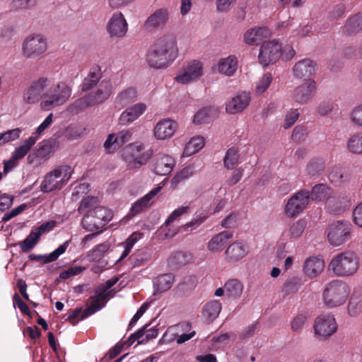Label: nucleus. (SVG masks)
<instances>
[{
  "mask_svg": "<svg viewBox=\"0 0 362 362\" xmlns=\"http://www.w3.org/2000/svg\"><path fill=\"white\" fill-rule=\"evenodd\" d=\"M309 202V192L306 189L299 190L287 200L284 213L288 218H296L303 212Z\"/></svg>",
  "mask_w": 362,
  "mask_h": 362,
  "instance_id": "13",
  "label": "nucleus"
},
{
  "mask_svg": "<svg viewBox=\"0 0 362 362\" xmlns=\"http://www.w3.org/2000/svg\"><path fill=\"white\" fill-rule=\"evenodd\" d=\"M122 349V345L117 344L112 348L110 349L107 354H106L101 359V362H110L112 359L119 355Z\"/></svg>",
  "mask_w": 362,
  "mask_h": 362,
  "instance_id": "59",
  "label": "nucleus"
},
{
  "mask_svg": "<svg viewBox=\"0 0 362 362\" xmlns=\"http://www.w3.org/2000/svg\"><path fill=\"white\" fill-rule=\"evenodd\" d=\"M204 75L203 63L199 60L189 61L177 73L175 81L180 84H189L200 79Z\"/></svg>",
  "mask_w": 362,
  "mask_h": 362,
  "instance_id": "12",
  "label": "nucleus"
},
{
  "mask_svg": "<svg viewBox=\"0 0 362 362\" xmlns=\"http://www.w3.org/2000/svg\"><path fill=\"white\" fill-rule=\"evenodd\" d=\"M145 329H146V327H144V328L139 329L136 333L132 334L128 339V341H129L128 345L132 344L135 341H137L138 344H144V343L147 342L148 340H146V339H145V336H146V332L144 331Z\"/></svg>",
  "mask_w": 362,
  "mask_h": 362,
  "instance_id": "60",
  "label": "nucleus"
},
{
  "mask_svg": "<svg viewBox=\"0 0 362 362\" xmlns=\"http://www.w3.org/2000/svg\"><path fill=\"white\" fill-rule=\"evenodd\" d=\"M73 174L71 166L60 165L48 173L40 185V190L42 192H49L62 189L70 180Z\"/></svg>",
  "mask_w": 362,
  "mask_h": 362,
  "instance_id": "6",
  "label": "nucleus"
},
{
  "mask_svg": "<svg viewBox=\"0 0 362 362\" xmlns=\"http://www.w3.org/2000/svg\"><path fill=\"white\" fill-rule=\"evenodd\" d=\"M177 129L175 121L169 118L162 119L158 121L153 129V134L158 140H165L171 138Z\"/></svg>",
  "mask_w": 362,
  "mask_h": 362,
  "instance_id": "26",
  "label": "nucleus"
},
{
  "mask_svg": "<svg viewBox=\"0 0 362 362\" xmlns=\"http://www.w3.org/2000/svg\"><path fill=\"white\" fill-rule=\"evenodd\" d=\"M225 294L227 298L237 299L241 296L244 290L243 284L237 279H231L224 284Z\"/></svg>",
  "mask_w": 362,
  "mask_h": 362,
  "instance_id": "34",
  "label": "nucleus"
},
{
  "mask_svg": "<svg viewBox=\"0 0 362 362\" xmlns=\"http://www.w3.org/2000/svg\"><path fill=\"white\" fill-rule=\"evenodd\" d=\"M174 282V276L171 274H165L158 276L153 281L154 293H160L169 290Z\"/></svg>",
  "mask_w": 362,
  "mask_h": 362,
  "instance_id": "38",
  "label": "nucleus"
},
{
  "mask_svg": "<svg viewBox=\"0 0 362 362\" xmlns=\"http://www.w3.org/2000/svg\"><path fill=\"white\" fill-rule=\"evenodd\" d=\"M122 146L116 134H110L103 144L104 148L107 153L115 152Z\"/></svg>",
  "mask_w": 362,
  "mask_h": 362,
  "instance_id": "48",
  "label": "nucleus"
},
{
  "mask_svg": "<svg viewBox=\"0 0 362 362\" xmlns=\"http://www.w3.org/2000/svg\"><path fill=\"white\" fill-rule=\"evenodd\" d=\"M359 267V258L353 251L347 250L334 255L329 264V269L337 276H351Z\"/></svg>",
  "mask_w": 362,
  "mask_h": 362,
  "instance_id": "5",
  "label": "nucleus"
},
{
  "mask_svg": "<svg viewBox=\"0 0 362 362\" xmlns=\"http://www.w3.org/2000/svg\"><path fill=\"white\" fill-rule=\"evenodd\" d=\"M113 86L109 80L103 81L97 90L77 100L74 105L79 109L100 104L108 99L112 93Z\"/></svg>",
  "mask_w": 362,
  "mask_h": 362,
  "instance_id": "8",
  "label": "nucleus"
},
{
  "mask_svg": "<svg viewBox=\"0 0 362 362\" xmlns=\"http://www.w3.org/2000/svg\"><path fill=\"white\" fill-rule=\"evenodd\" d=\"M86 267L82 266H71L67 269L62 271L59 274V278L66 279L70 277L76 276L85 271Z\"/></svg>",
  "mask_w": 362,
  "mask_h": 362,
  "instance_id": "56",
  "label": "nucleus"
},
{
  "mask_svg": "<svg viewBox=\"0 0 362 362\" xmlns=\"http://www.w3.org/2000/svg\"><path fill=\"white\" fill-rule=\"evenodd\" d=\"M49 83V79L46 76H41L33 81L23 90V102L27 105H34L42 100L43 94Z\"/></svg>",
  "mask_w": 362,
  "mask_h": 362,
  "instance_id": "14",
  "label": "nucleus"
},
{
  "mask_svg": "<svg viewBox=\"0 0 362 362\" xmlns=\"http://www.w3.org/2000/svg\"><path fill=\"white\" fill-rule=\"evenodd\" d=\"M296 54L290 45H282L276 40L265 41L259 48L258 61L263 66L274 64L281 58L284 61L291 59Z\"/></svg>",
  "mask_w": 362,
  "mask_h": 362,
  "instance_id": "2",
  "label": "nucleus"
},
{
  "mask_svg": "<svg viewBox=\"0 0 362 362\" xmlns=\"http://www.w3.org/2000/svg\"><path fill=\"white\" fill-rule=\"evenodd\" d=\"M175 159L166 153H158L151 160V169L158 175H167L171 173L175 166Z\"/></svg>",
  "mask_w": 362,
  "mask_h": 362,
  "instance_id": "20",
  "label": "nucleus"
},
{
  "mask_svg": "<svg viewBox=\"0 0 362 362\" xmlns=\"http://www.w3.org/2000/svg\"><path fill=\"white\" fill-rule=\"evenodd\" d=\"M313 327L315 335L326 339L337 332V324L334 315L322 313L315 318Z\"/></svg>",
  "mask_w": 362,
  "mask_h": 362,
  "instance_id": "16",
  "label": "nucleus"
},
{
  "mask_svg": "<svg viewBox=\"0 0 362 362\" xmlns=\"http://www.w3.org/2000/svg\"><path fill=\"white\" fill-rule=\"evenodd\" d=\"M353 218L354 223L358 227L362 228V202L354 208Z\"/></svg>",
  "mask_w": 362,
  "mask_h": 362,
  "instance_id": "64",
  "label": "nucleus"
},
{
  "mask_svg": "<svg viewBox=\"0 0 362 362\" xmlns=\"http://www.w3.org/2000/svg\"><path fill=\"white\" fill-rule=\"evenodd\" d=\"M237 68L238 60L233 55L220 59L216 65L218 72L227 76H233L236 71Z\"/></svg>",
  "mask_w": 362,
  "mask_h": 362,
  "instance_id": "31",
  "label": "nucleus"
},
{
  "mask_svg": "<svg viewBox=\"0 0 362 362\" xmlns=\"http://www.w3.org/2000/svg\"><path fill=\"white\" fill-rule=\"evenodd\" d=\"M236 0H216V6L218 12H228Z\"/></svg>",
  "mask_w": 362,
  "mask_h": 362,
  "instance_id": "63",
  "label": "nucleus"
},
{
  "mask_svg": "<svg viewBox=\"0 0 362 362\" xmlns=\"http://www.w3.org/2000/svg\"><path fill=\"white\" fill-rule=\"evenodd\" d=\"M250 253L248 245L242 240H236L230 244L226 248L224 255L225 259L229 263L238 262Z\"/></svg>",
  "mask_w": 362,
  "mask_h": 362,
  "instance_id": "21",
  "label": "nucleus"
},
{
  "mask_svg": "<svg viewBox=\"0 0 362 362\" xmlns=\"http://www.w3.org/2000/svg\"><path fill=\"white\" fill-rule=\"evenodd\" d=\"M170 11L167 7L155 10L144 21V26L147 30H155L163 27L169 21Z\"/></svg>",
  "mask_w": 362,
  "mask_h": 362,
  "instance_id": "23",
  "label": "nucleus"
},
{
  "mask_svg": "<svg viewBox=\"0 0 362 362\" xmlns=\"http://www.w3.org/2000/svg\"><path fill=\"white\" fill-rule=\"evenodd\" d=\"M70 240L65 241L63 244L60 245L56 250L48 255H35L31 254L29 258L31 260H43V262L47 264L52 262L58 259V257L64 254L69 245Z\"/></svg>",
  "mask_w": 362,
  "mask_h": 362,
  "instance_id": "33",
  "label": "nucleus"
},
{
  "mask_svg": "<svg viewBox=\"0 0 362 362\" xmlns=\"http://www.w3.org/2000/svg\"><path fill=\"white\" fill-rule=\"evenodd\" d=\"M143 149L144 145L142 144L134 143L128 145L122 150V157L129 169L139 168L147 162L148 155H136V153Z\"/></svg>",
  "mask_w": 362,
  "mask_h": 362,
  "instance_id": "18",
  "label": "nucleus"
},
{
  "mask_svg": "<svg viewBox=\"0 0 362 362\" xmlns=\"http://www.w3.org/2000/svg\"><path fill=\"white\" fill-rule=\"evenodd\" d=\"M272 75L269 73L264 74L256 83V93L262 94L266 91V90L270 86L272 81Z\"/></svg>",
  "mask_w": 362,
  "mask_h": 362,
  "instance_id": "54",
  "label": "nucleus"
},
{
  "mask_svg": "<svg viewBox=\"0 0 362 362\" xmlns=\"http://www.w3.org/2000/svg\"><path fill=\"white\" fill-rule=\"evenodd\" d=\"M102 76V71L99 66L92 67L89 74L85 78L82 83V90H88L95 86L100 81Z\"/></svg>",
  "mask_w": 362,
  "mask_h": 362,
  "instance_id": "39",
  "label": "nucleus"
},
{
  "mask_svg": "<svg viewBox=\"0 0 362 362\" xmlns=\"http://www.w3.org/2000/svg\"><path fill=\"white\" fill-rule=\"evenodd\" d=\"M233 233L228 230H224L215 235L207 243V250L214 254L220 253L226 243L233 238Z\"/></svg>",
  "mask_w": 362,
  "mask_h": 362,
  "instance_id": "30",
  "label": "nucleus"
},
{
  "mask_svg": "<svg viewBox=\"0 0 362 362\" xmlns=\"http://www.w3.org/2000/svg\"><path fill=\"white\" fill-rule=\"evenodd\" d=\"M139 91L136 88L129 87L120 91L115 98L117 104L125 106L137 100Z\"/></svg>",
  "mask_w": 362,
  "mask_h": 362,
  "instance_id": "35",
  "label": "nucleus"
},
{
  "mask_svg": "<svg viewBox=\"0 0 362 362\" xmlns=\"http://www.w3.org/2000/svg\"><path fill=\"white\" fill-rule=\"evenodd\" d=\"M129 24L124 15L119 11H115L106 24V31L110 37L122 39L128 32Z\"/></svg>",
  "mask_w": 362,
  "mask_h": 362,
  "instance_id": "15",
  "label": "nucleus"
},
{
  "mask_svg": "<svg viewBox=\"0 0 362 362\" xmlns=\"http://www.w3.org/2000/svg\"><path fill=\"white\" fill-rule=\"evenodd\" d=\"M350 117L353 123L362 127V105L356 107L352 110Z\"/></svg>",
  "mask_w": 362,
  "mask_h": 362,
  "instance_id": "62",
  "label": "nucleus"
},
{
  "mask_svg": "<svg viewBox=\"0 0 362 362\" xmlns=\"http://www.w3.org/2000/svg\"><path fill=\"white\" fill-rule=\"evenodd\" d=\"M317 83L313 78L305 79L293 91L292 99L299 104H307L315 96Z\"/></svg>",
  "mask_w": 362,
  "mask_h": 362,
  "instance_id": "19",
  "label": "nucleus"
},
{
  "mask_svg": "<svg viewBox=\"0 0 362 362\" xmlns=\"http://www.w3.org/2000/svg\"><path fill=\"white\" fill-rule=\"evenodd\" d=\"M194 174V169L192 165H187L178 171L171 179V185L176 187L180 182L191 177Z\"/></svg>",
  "mask_w": 362,
  "mask_h": 362,
  "instance_id": "43",
  "label": "nucleus"
},
{
  "mask_svg": "<svg viewBox=\"0 0 362 362\" xmlns=\"http://www.w3.org/2000/svg\"><path fill=\"white\" fill-rule=\"evenodd\" d=\"M307 321V317L304 315H297L291 322V329L294 332H300L303 327L305 322Z\"/></svg>",
  "mask_w": 362,
  "mask_h": 362,
  "instance_id": "61",
  "label": "nucleus"
},
{
  "mask_svg": "<svg viewBox=\"0 0 362 362\" xmlns=\"http://www.w3.org/2000/svg\"><path fill=\"white\" fill-rule=\"evenodd\" d=\"M250 100L251 97L249 92H240L226 103V111L231 115L241 112L249 105Z\"/></svg>",
  "mask_w": 362,
  "mask_h": 362,
  "instance_id": "22",
  "label": "nucleus"
},
{
  "mask_svg": "<svg viewBox=\"0 0 362 362\" xmlns=\"http://www.w3.org/2000/svg\"><path fill=\"white\" fill-rule=\"evenodd\" d=\"M212 109L210 107H204L200 109L194 116L193 123L195 124H202L208 123L211 119Z\"/></svg>",
  "mask_w": 362,
  "mask_h": 362,
  "instance_id": "49",
  "label": "nucleus"
},
{
  "mask_svg": "<svg viewBox=\"0 0 362 362\" xmlns=\"http://www.w3.org/2000/svg\"><path fill=\"white\" fill-rule=\"evenodd\" d=\"M351 293V288L344 281L334 279L327 283L322 291L323 304L329 309L343 306Z\"/></svg>",
  "mask_w": 362,
  "mask_h": 362,
  "instance_id": "4",
  "label": "nucleus"
},
{
  "mask_svg": "<svg viewBox=\"0 0 362 362\" xmlns=\"http://www.w3.org/2000/svg\"><path fill=\"white\" fill-rule=\"evenodd\" d=\"M205 144V139L202 136H195L192 137L185 144L182 152L183 157L191 156L199 152Z\"/></svg>",
  "mask_w": 362,
  "mask_h": 362,
  "instance_id": "36",
  "label": "nucleus"
},
{
  "mask_svg": "<svg viewBox=\"0 0 362 362\" xmlns=\"http://www.w3.org/2000/svg\"><path fill=\"white\" fill-rule=\"evenodd\" d=\"M103 287H98L95 291V294L91 297V302L87 309L82 311L81 310H75L69 318L73 325H75L79 320H83L105 306L109 300V293L104 291Z\"/></svg>",
  "mask_w": 362,
  "mask_h": 362,
  "instance_id": "9",
  "label": "nucleus"
},
{
  "mask_svg": "<svg viewBox=\"0 0 362 362\" xmlns=\"http://www.w3.org/2000/svg\"><path fill=\"white\" fill-rule=\"evenodd\" d=\"M346 31L354 33L362 30V13H358L349 18L345 26Z\"/></svg>",
  "mask_w": 362,
  "mask_h": 362,
  "instance_id": "47",
  "label": "nucleus"
},
{
  "mask_svg": "<svg viewBox=\"0 0 362 362\" xmlns=\"http://www.w3.org/2000/svg\"><path fill=\"white\" fill-rule=\"evenodd\" d=\"M143 238V234L139 232L133 233L124 242V250L119 259V260H122L125 258L132 250L134 245L141 238Z\"/></svg>",
  "mask_w": 362,
  "mask_h": 362,
  "instance_id": "46",
  "label": "nucleus"
},
{
  "mask_svg": "<svg viewBox=\"0 0 362 362\" xmlns=\"http://www.w3.org/2000/svg\"><path fill=\"white\" fill-rule=\"evenodd\" d=\"M329 180L335 185H341L350 180L349 174L339 168H333L329 174Z\"/></svg>",
  "mask_w": 362,
  "mask_h": 362,
  "instance_id": "44",
  "label": "nucleus"
},
{
  "mask_svg": "<svg viewBox=\"0 0 362 362\" xmlns=\"http://www.w3.org/2000/svg\"><path fill=\"white\" fill-rule=\"evenodd\" d=\"M48 49L47 38L41 33H33L26 36L22 42L21 54L26 59L44 55Z\"/></svg>",
  "mask_w": 362,
  "mask_h": 362,
  "instance_id": "7",
  "label": "nucleus"
},
{
  "mask_svg": "<svg viewBox=\"0 0 362 362\" xmlns=\"http://www.w3.org/2000/svg\"><path fill=\"white\" fill-rule=\"evenodd\" d=\"M299 117V112L297 109L290 110L285 117L283 127L284 129H288L291 127L298 119Z\"/></svg>",
  "mask_w": 362,
  "mask_h": 362,
  "instance_id": "58",
  "label": "nucleus"
},
{
  "mask_svg": "<svg viewBox=\"0 0 362 362\" xmlns=\"http://www.w3.org/2000/svg\"><path fill=\"white\" fill-rule=\"evenodd\" d=\"M271 35V31L264 27H255L247 30L243 35V41L248 45H257Z\"/></svg>",
  "mask_w": 362,
  "mask_h": 362,
  "instance_id": "27",
  "label": "nucleus"
},
{
  "mask_svg": "<svg viewBox=\"0 0 362 362\" xmlns=\"http://www.w3.org/2000/svg\"><path fill=\"white\" fill-rule=\"evenodd\" d=\"M110 245L108 241L96 245L92 250L89 251L88 254L89 260L91 262L99 261L109 250Z\"/></svg>",
  "mask_w": 362,
  "mask_h": 362,
  "instance_id": "41",
  "label": "nucleus"
},
{
  "mask_svg": "<svg viewBox=\"0 0 362 362\" xmlns=\"http://www.w3.org/2000/svg\"><path fill=\"white\" fill-rule=\"evenodd\" d=\"M147 110V105L144 103H137L127 107L122 112L119 117L121 125L127 126L138 119Z\"/></svg>",
  "mask_w": 362,
  "mask_h": 362,
  "instance_id": "24",
  "label": "nucleus"
},
{
  "mask_svg": "<svg viewBox=\"0 0 362 362\" xmlns=\"http://www.w3.org/2000/svg\"><path fill=\"white\" fill-rule=\"evenodd\" d=\"M112 218L111 210L98 206L88 210L82 220L84 229L89 231L98 230L105 226Z\"/></svg>",
  "mask_w": 362,
  "mask_h": 362,
  "instance_id": "10",
  "label": "nucleus"
},
{
  "mask_svg": "<svg viewBox=\"0 0 362 362\" xmlns=\"http://www.w3.org/2000/svg\"><path fill=\"white\" fill-rule=\"evenodd\" d=\"M86 129L81 127H69L66 129V138L68 140H74L84 135Z\"/></svg>",
  "mask_w": 362,
  "mask_h": 362,
  "instance_id": "57",
  "label": "nucleus"
},
{
  "mask_svg": "<svg viewBox=\"0 0 362 362\" xmlns=\"http://www.w3.org/2000/svg\"><path fill=\"white\" fill-rule=\"evenodd\" d=\"M46 226L41 225L38 228L32 230L28 237L20 243V247L23 252H28L35 247L42 235V230Z\"/></svg>",
  "mask_w": 362,
  "mask_h": 362,
  "instance_id": "37",
  "label": "nucleus"
},
{
  "mask_svg": "<svg viewBox=\"0 0 362 362\" xmlns=\"http://www.w3.org/2000/svg\"><path fill=\"white\" fill-rule=\"evenodd\" d=\"M310 195L313 199L325 200L326 206L333 211L339 212L343 210L341 205L344 199L338 195L332 194L330 188L326 185H315L312 189Z\"/></svg>",
  "mask_w": 362,
  "mask_h": 362,
  "instance_id": "11",
  "label": "nucleus"
},
{
  "mask_svg": "<svg viewBox=\"0 0 362 362\" xmlns=\"http://www.w3.org/2000/svg\"><path fill=\"white\" fill-rule=\"evenodd\" d=\"M316 64L310 59L297 62L293 67V74L296 78H311L315 73Z\"/></svg>",
  "mask_w": 362,
  "mask_h": 362,
  "instance_id": "29",
  "label": "nucleus"
},
{
  "mask_svg": "<svg viewBox=\"0 0 362 362\" xmlns=\"http://www.w3.org/2000/svg\"><path fill=\"white\" fill-rule=\"evenodd\" d=\"M325 268V261L320 256H310L303 264V272L309 279L319 276Z\"/></svg>",
  "mask_w": 362,
  "mask_h": 362,
  "instance_id": "25",
  "label": "nucleus"
},
{
  "mask_svg": "<svg viewBox=\"0 0 362 362\" xmlns=\"http://www.w3.org/2000/svg\"><path fill=\"white\" fill-rule=\"evenodd\" d=\"M161 189V186L155 187L141 199L136 201L132 205L129 215L131 216H135L145 209L151 206L155 200L156 196Z\"/></svg>",
  "mask_w": 362,
  "mask_h": 362,
  "instance_id": "28",
  "label": "nucleus"
},
{
  "mask_svg": "<svg viewBox=\"0 0 362 362\" xmlns=\"http://www.w3.org/2000/svg\"><path fill=\"white\" fill-rule=\"evenodd\" d=\"M221 309L222 305L219 301L211 300L203 307L202 316L206 322L211 323L218 317Z\"/></svg>",
  "mask_w": 362,
  "mask_h": 362,
  "instance_id": "32",
  "label": "nucleus"
},
{
  "mask_svg": "<svg viewBox=\"0 0 362 362\" xmlns=\"http://www.w3.org/2000/svg\"><path fill=\"white\" fill-rule=\"evenodd\" d=\"M37 141L31 136L25 140L19 146L16 147L12 155L20 160L24 158L27 153L30 151L31 148L34 146Z\"/></svg>",
  "mask_w": 362,
  "mask_h": 362,
  "instance_id": "40",
  "label": "nucleus"
},
{
  "mask_svg": "<svg viewBox=\"0 0 362 362\" xmlns=\"http://www.w3.org/2000/svg\"><path fill=\"white\" fill-rule=\"evenodd\" d=\"M53 123V113H49L43 122L37 127L35 131L32 134L31 136L34 137L35 141L43 134L44 132L48 129Z\"/></svg>",
  "mask_w": 362,
  "mask_h": 362,
  "instance_id": "52",
  "label": "nucleus"
},
{
  "mask_svg": "<svg viewBox=\"0 0 362 362\" xmlns=\"http://www.w3.org/2000/svg\"><path fill=\"white\" fill-rule=\"evenodd\" d=\"M347 149L354 154L362 155V132L351 136L347 142Z\"/></svg>",
  "mask_w": 362,
  "mask_h": 362,
  "instance_id": "42",
  "label": "nucleus"
},
{
  "mask_svg": "<svg viewBox=\"0 0 362 362\" xmlns=\"http://www.w3.org/2000/svg\"><path fill=\"white\" fill-rule=\"evenodd\" d=\"M351 225L348 221H337L329 226L327 239L333 246H339L350 238Z\"/></svg>",
  "mask_w": 362,
  "mask_h": 362,
  "instance_id": "17",
  "label": "nucleus"
},
{
  "mask_svg": "<svg viewBox=\"0 0 362 362\" xmlns=\"http://www.w3.org/2000/svg\"><path fill=\"white\" fill-rule=\"evenodd\" d=\"M178 47L173 33H166L158 37L146 54L147 65L154 69H165L177 58Z\"/></svg>",
  "mask_w": 362,
  "mask_h": 362,
  "instance_id": "1",
  "label": "nucleus"
},
{
  "mask_svg": "<svg viewBox=\"0 0 362 362\" xmlns=\"http://www.w3.org/2000/svg\"><path fill=\"white\" fill-rule=\"evenodd\" d=\"M72 94L71 86L64 81L53 83L43 94L42 100L40 103V109L50 111L57 107L66 104Z\"/></svg>",
  "mask_w": 362,
  "mask_h": 362,
  "instance_id": "3",
  "label": "nucleus"
},
{
  "mask_svg": "<svg viewBox=\"0 0 362 362\" xmlns=\"http://www.w3.org/2000/svg\"><path fill=\"white\" fill-rule=\"evenodd\" d=\"M239 153L237 149L230 148L227 151L223 159L224 166L233 169L238 163Z\"/></svg>",
  "mask_w": 362,
  "mask_h": 362,
  "instance_id": "50",
  "label": "nucleus"
},
{
  "mask_svg": "<svg viewBox=\"0 0 362 362\" xmlns=\"http://www.w3.org/2000/svg\"><path fill=\"white\" fill-rule=\"evenodd\" d=\"M21 133V130L19 128L0 133V145L16 140L20 137Z\"/></svg>",
  "mask_w": 362,
  "mask_h": 362,
  "instance_id": "55",
  "label": "nucleus"
},
{
  "mask_svg": "<svg viewBox=\"0 0 362 362\" xmlns=\"http://www.w3.org/2000/svg\"><path fill=\"white\" fill-rule=\"evenodd\" d=\"M305 221L300 219L293 222L289 228V236L291 238H299L305 228Z\"/></svg>",
  "mask_w": 362,
  "mask_h": 362,
  "instance_id": "53",
  "label": "nucleus"
},
{
  "mask_svg": "<svg viewBox=\"0 0 362 362\" xmlns=\"http://www.w3.org/2000/svg\"><path fill=\"white\" fill-rule=\"evenodd\" d=\"M349 316L355 317L362 313V297L351 296L347 307Z\"/></svg>",
  "mask_w": 362,
  "mask_h": 362,
  "instance_id": "45",
  "label": "nucleus"
},
{
  "mask_svg": "<svg viewBox=\"0 0 362 362\" xmlns=\"http://www.w3.org/2000/svg\"><path fill=\"white\" fill-rule=\"evenodd\" d=\"M190 212V207L189 206H182L174 211L169 215L168 218L165 220V225L166 228L170 227V224L177 220L182 215Z\"/></svg>",
  "mask_w": 362,
  "mask_h": 362,
  "instance_id": "51",
  "label": "nucleus"
}]
</instances>
